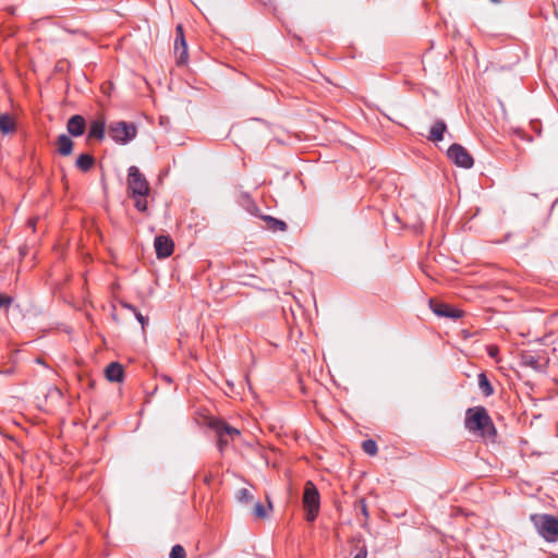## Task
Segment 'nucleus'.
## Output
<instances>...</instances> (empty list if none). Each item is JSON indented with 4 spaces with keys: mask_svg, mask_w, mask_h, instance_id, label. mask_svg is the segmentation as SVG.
I'll return each mask as SVG.
<instances>
[{
    "mask_svg": "<svg viewBox=\"0 0 558 558\" xmlns=\"http://www.w3.org/2000/svg\"><path fill=\"white\" fill-rule=\"evenodd\" d=\"M128 194L134 201V206L138 211L145 213L148 208L146 197L150 193V186L145 175L136 166L128 169Z\"/></svg>",
    "mask_w": 558,
    "mask_h": 558,
    "instance_id": "nucleus-1",
    "label": "nucleus"
},
{
    "mask_svg": "<svg viewBox=\"0 0 558 558\" xmlns=\"http://www.w3.org/2000/svg\"><path fill=\"white\" fill-rule=\"evenodd\" d=\"M465 428L484 438H493L496 435V428L484 407L469 408L464 418Z\"/></svg>",
    "mask_w": 558,
    "mask_h": 558,
    "instance_id": "nucleus-2",
    "label": "nucleus"
},
{
    "mask_svg": "<svg viewBox=\"0 0 558 558\" xmlns=\"http://www.w3.org/2000/svg\"><path fill=\"white\" fill-rule=\"evenodd\" d=\"M538 534L547 542L558 541V519L550 514L532 515Z\"/></svg>",
    "mask_w": 558,
    "mask_h": 558,
    "instance_id": "nucleus-3",
    "label": "nucleus"
},
{
    "mask_svg": "<svg viewBox=\"0 0 558 558\" xmlns=\"http://www.w3.org/2000/svg\"><path fill=\"white\" fill-rule=\"evenodd\" d=\"M303 506L306 511V520L313 522L320 508V496L313 482L307 481L303 492Z\"/></svg>",
    "mask_w": 558,
    "mask_h": 558,
    "instance_id": "nucleus-4",
    "label": "nucleus"
},
{
    "mask_svg": "<svg viewBox=\"0 0 558 558\" xmlns=\"http://www.w3.org/2000/svg\"><path fill=\"white\" fill-rule=\"evenodd\" d=\"M136 126L134 123L117 121L109 124L108 135L116 143L126 144L136 136Z\"/></svg>",
    "mask_w": 558,
    "mask_h": 558,
    "instance_id": "nucleus-5",
    "label": "nucleus"
},
{
    "mask_svg": "<svg viewBox=\"0 0 558 558\" xmlns=\"http://www.w3.org/2000/svg\"><path fill=\"white\" fill-rule=\"evenodd\" d=\"M449 159L458 167L470 169L474 160L469 151L460 144H452L447 151Z\"/></svg>",
    "mask_w": 558,
    "mask_h": 558,
    "instance_id": "nucleus-6",
    "label": "nucleus"
},
{
    "mask_svg": "<svg viewBox=\"0 0 558 558\" xmlns=\"http://www.w3.org/2000/svg\"><path fill=\"white\" fill-rule=\"evenodd\" d=\"M175 41H174V51L178 58V62L183 64L187 61V46L184 38L183 27L181 24L175 27Z\"/></svg>",
    "mask_w": 558,
    "mask_h": 558,
    "instance_id": "nucleus-7",
    "label": "nucleus"
},
{
    "mask_svg": "<svg viewBox=\"0 0 558 558\" xmlns=\"http://www.w3.org/2000/svg\"><path fill=\"white\" fill-rule=\"evenodd\" d=\"M154 246L158 258H167L173 253V241L167 235H157Z\"/></svg>",
    "mask_w": 558,
    "mask_h": 558,
    "instance_id": "nucleus-8",
    "label": "nucleus"
},
{
    "mask_svg": "<svg viewBox=\"0 0 558 558\" xmlns=\"http://www.w3.org/2000/svg\"><path fill=\"white\" fill-rule=\"evenodd\" d=\"M429 306H430L432 311L437 316H440V317H448V318L457 319L462 316V312L460 310L452 308L445 303H438V302H435L434 300H430Z\"/></svg>",
    "mask_w": 558,
    "mask_h": 558,
    "instance_id": "nucleus-9",
    "label": "nucleus"
},
{
    "mask_svg": "<svg viewBox=\"0 0 558 558\" xmlns=\"http://www.w3.org/2000/svg\"><path fill=\"white\" fill-rule=\"evenodd\" d=\"M85 129L86 122L82 116L75 114L68 120L66 130L70 135L78 137L84 134Z\"/></svg>",
    "mask_w": 558,
    "mask_h": 558,
    "instance_id": "nucleus-10",
    "label": "nucleus"
},
{
    "mask_svg": "<svg viewBox=\"0 0 558 558\" xmlns=\"http://www.w3.org/2000/svg\"><path fill=\"white\" fill-rule=\"evenodd\" d=\"M446 130H447L446 123L442 120H438L430 126L429 134H428L427 138L434 143L440 142L444 138V134H445Z\"/></svg>",
    "mask_w": 558,
    "mask_h": 558,
    "instance_id": "nucleus-11",
    "label": "nucleus"
},
{
    "mask_svg": "<svg viewBox=\"0 0 558 558\" xmlns=\"http://www.w3.org/2000/svg\"><path fill=\"white\" fill-rule=\"evenodd\" d=\"M106 377L109 381L120 383L123 379V368L119 363L112 362L106 367Z\"/></svg>",
    "mask_w": 558,
    "mask_h": 558,
    "instance_id": "nucleus-12",
    "label": "nucleus"
},
{
    "mask_svg": "<svg viewBox=\"0 0 558 558\" xmlns=\"http://www.w3.org/2000/svg\"><path fill=\"white\" fill-rule=\"evenodd\" d=\"M238 202L240 206L243 207L248 214L253 216H260L258 206L255 204V202L251 198V196L247 193H242L239 196Z\"/></svg>",
    "mask_w": 558,
    "mask_h": 558,
    "instance_id": "nucleus-13",
    "label": "nucleus"
},
{
    "mask_svg": "<svg viewBox=\"0 0 558 558\" xmlns=\"http://www.w3.org/2000/svg\"><path fill=\"white\" fill-rule=\"evenodd\" d=\"M73 141L65 134L58 136L57 146L58 153L62 156H69L73 150Z\"/></svg>",
    "mask_w": 558,
    "mask_h": 558,
    "instance_id": "nucleus-14",
    "label": "nucleus"
},
{
    "mask_svg": "<svg viewBox=\"0 0 558 558\" xmlns=\"http://www.w3.org/2000/svg\"><path fill=\"white\" fill-rule=\"evenodd\" d=\"M105 126H106V124L102 119L94 120L89 126L88 137L96 138V140H102L105 136Z\"/></svg>",
    "mask_w": 558,
    "mask_h": 558,
    "instance_id": "nucleus-15",
    "label": "nucleus"
},
{
    "mask_svg": "<svg viewBox=\"0 0 558 558\" xmlns=\"http://www.w3.org/2000/svg\"><path fill=\"white\" fill-rule=\"evenodd\" d=\"M95 163V158L89 154H82L77 157L75 166L83 172H87Z\"/></svg>",
    "mask_w": 558,
    "mask_h": 558,
    "instance_id": "nucleus-16",
    "label": "nucleus"
},
{
    "mask_svg": "<svg viewBox=\"0 0 558 558\" xmlns=\"http://www.w3.org/2000/svg\"><path fill=\"white\" fill-rule=\"evenodd\" d=\"M15 129V123L11 116L3 113L0 114V132L3 134H8L13 132Z\"/></svg>",
    "mask_w": 558,
    "mask_h": 558,
    "instance_id": "nucleus-17",
    "label": "nucleus"
},
{
    "mask_svg": "<svg viewBox=\"0 0 558 558\" xmlns=\"http://www.w3.org/2000/svg\"><path fill=\"white\" fill-rule=\"evenodd\" d=\"M478 387L485 397H489L494 393V388L485 373L478 374Z\"/></svg>",
    "mask_w": 558,
    "mask_h": 558,
    "instance_id": "nucleus-18",
    "label": "nucleus"
},
{
    "mask_svg": "<svg viewBox=\"0 0 558 558\" xmlns=\"http://www.w3.org/2000/svg\"><path fill=\"white\" fill-rule=\"evenodd\" d=\"M213 424L216 425L221 430V433H225L230 439H233L234 437L240 435V430L238 428L232 427L225 422L217 421L214 422Z\"/></svg>",
    "mask_w": 558,
    "mask_h": 558,
    "instance_id": "nucleus-19",
    "label": "nucleus"
},
{
    "mask_svg": "<svg viewBox=\"0 0 558 558\" xmlns=\"http://www.w3.org/2000/svg\"><path fill=\"white\" fill-rule=\"evenodd\" d=\"M268 225V228L271 230H280L284 231L287 229V223L282 220L274 218L271 216H260Z\"/></svg>",
    "mask_w": 558,
    "mask_h": 558,
    "instance_id": "nucleus-20",
    "label": "nucleus"
},
{
    "mask_svg": "<svg viewBox=\"0 0 558 558\" xmlns=\"http://www.w3.org/2000/svg\"><path fill=\"white\" fill-rule=\"evenodd\" d=\"M362 449L364 450L365 453L369 454V456H375L377 453V444L375 440L373 439H366L362 442Z\"/></svg>",
    "mask_w": 558,
    "mask_h": 558,
    "instance_id": "nucleus-21",
    "label": "nucleus"
},
{
    "mask_svg": "<svg viewBox=\"0 0 558 558\" xmlns=\"http://www.w3.org/2000/svg\"><path fill=\"white\" fill-rule=\"evenodd\" d=\"M211 427L215 429L217 436H218V447L219 450L222 451L226 446H228L230 438L214 424H211Z\"/></svg>",
    "mask_w": 558,
    "mask_h": 558,
    "instance_id": "nucleus-22",
    "label": "nucleus"
},
{
    "mask_svg": "<svg viewBox=\"0 0 558 558\" xmlns=\"http://www.w3.org/2000/svg\"><path fill=\"white\" fill-rule=\"evenodd\" d=\"M236 499L240 501V502H250L252 499H253V495L252 493L250 492V489L247 488H241L238 490L236 493Z\"/></svg>",
    "mask_w": 558,
    "mask_h": 558,
    "instance_id": "nucleus-23",
    "label": "nucleus"
},
{
    "mask_svg": "<svg viewBox=\"0 0 558 558\" xmlns=\"http://www.w3.org/2000/svg\"><path fill=\"white\" fill-rule=\"evenodd\" d=\"M185 549L181 545H174L171 548L169 558H185Z\"/></svg>",
    "mask_w": 558,
    "mask_h": 558,
    "instance_id": "nucleus-24",
    "label": "nucleus"
},
{
    "mask_svg": "<svg viewBox=\"0 0 558 558\" xmlns=\"http://www.w3.org/2000/svg\"><path fill=\"white\" fill-rule=\"evenodd\" d=\"M523 363L527 366H531L534 369H539V361L534 355H525L523 356Z\"/></svg>",
    "mask_w": 558,
    "mask_h": 558,
    "instance_id": "nucleus-25",
    "label": "nucleus"
},
{
    "mask_svg": "<svg viewBox=\"0 0 558 558\" xmlns=\"http://www.w3.org/2000/svg\"><path fill=\"white\" fill-rule=\"evenodd\" d=\"M356 553L354 554L353 558H366L367 557V547L365 544H362L361 546L355 547Z\"/></svg>",
    "mask_w": 558,
    "mask_h": 558,
    "instance_id": "nucleus-26",
    "label": "nucleus"
},
{
    "mask_svg": "<svg viewBox=\"0 0 558 558\" xmlns=\"http://www.w3.org/2000/svg\"><path fill=\"white\" fill-rule=\"evenodd\" d=\"M13 303V299L10 295L0 293V308H8Z\"/></svg>",
    "mask_w": 558,
    "mask_h": 558,
    "instance_id": "nucleus-27",
    "label": "nucleus"
},
{
    "mask_svg": "<svg viewBox=\"0 0 558 558\" xmlns=\"http://www.w3.org/2000/svg\"><path fill=\"white\" fill-rule=\"evenodd\" d=\"M254 513L256 517L258 518H265L266 517V509L264 507V505H262L260 502H257L254 507Z\"/></svg>",
    "mask_w": 558,
    "mask_h": 558,
    "instance_id": "nucleus-28",
    "label": "nucleus"
},
{
    "mask_svg": "<svg viewBox=\"0 0 558 558\" xmlns=\"http://www.w3.org/2000/svg\"><path fill=\"white\" fill-rule=\"evenodd\" d=\"M134 315H135V317H136L137 322H138V323L142 325V327L144 328V327H145V325L147 324V320H148V319H147L146 317H144V316L141 314V312H138V311H136V312L134 313Z\"/></svg>",
    "mask_w": 558,
    "mask_h": 558,
    "instance_id": "nucleus-29",
    "label": "nucleus"
},
{
    "mask_svg": "<svg viewBox=\"0 0 558 558\" xmlns=\"http://www.w3.org/2000/svg\"><path fill=\"white\" fill-rule=\"evenodd\" d=\"M360 509H361L362 514L365 517V519H367L368 510H367V506L364 500H360Z\"/></svg>",
    "mask_w": 558,
    "mask_h": 558,
    "instance_id": "nucleus-30",
    "label": "nucleus"
},
{
    "mask_svg": "<svg viewBox=\"0 0 558 558\" xmlns=\"http://www.w3.org/2000/svg\"><path fill=\"white\" fill-rule=\"evenodd\" d=\"M122 307L131 311L133 314L137 311L135 306H133L132 304L130 303H126V302H122L121 303Z\"/></svg>",
    "mask_w": 558,
    "mask_h": 558,
    "instance_id": "nucleus-31",
    "label": "nucleus"
},
{
    "mask_svg": "<svg viewBox=\"0 0 558 558\" xmlns=\"http://www.w3.org/2000/svg\"><path fill=\"white\" fill-rule=\"evenodd\" d=\"M493 2H498L499 0H492Z\"/></svg>",
    "mask_w": 558,
    "mask_h": 558,
    "instance_id": "nucleus-32",
    "label": "nucleus"
}]
</instances>
